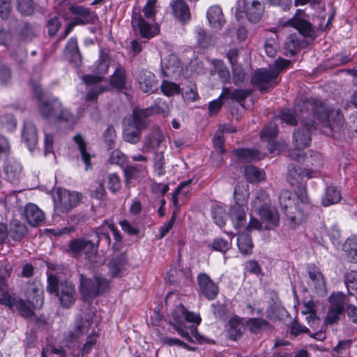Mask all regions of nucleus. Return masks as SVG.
<instances>
[{"label":"nucleus","mask_w":357,"mask_h":357,"mask_svg":"<svg viewBox=\"0 0 357 357\" xmlns=\"http://www.w3.org/2000/svg\"><path fill=\"white\" fill-rule=\"evenodd\" d=\"M309 114L311 117L319 120L323 127L328 128L331 132L338 131L343 126L344 118L339 109H328L325 105L319 100L305 98L301 100L296 111Z\"/></svg>","instance_id":"nucleus-1"},{"label":"nucleus","mask_w":357,"mask_h":357,"mask_svg":"<svg viewBox=\"0 0 357 357\" xmlns=\"http://www.w3.org/2000/svg\"><path fill=\"white\" fill-rule=\"evenodd\" d=\"M33 93L38 100V107L40 115L47 119L59 123H73L74 114L57 98L45 97L40 86L31 83Z\"/></svg>","instance_id":"nucleus-2"},{"label":"nucleus","mask_w":357,"mask_h":357,"mask_svg":"<svg viewBox=\"0 0 357 357\" xmlns=\"http://www.w3.org/2000/svg\"><path fill=\"white\" fill-rule=\"evenodd\" d=\"M26 301L12 297L8 293L0 295V304L5 305L11 310H17L20 316L26 319L36 317L34 310L41 307L44 298L43 290L38 286L31 287L26 291Z\"/></svg>","instance_id":"nucleus-3"},{"label":"nucleus","mask_w":357,"mask_h":357,"mask_svg":"<svg viewBox=\"0 0 357 357\" xmlns=\"http://www.w3.org/2000/svg\"><path fill=\"white\" fill-rule=\"evenodd\" d=\"M151 112V109L148 107H135L131 114L124 119L123 140L131 144H138L141 141L143 131L150 126Z\"/></svg>","instance_id":"nucleus-4"},{"label":"nucleus","mask_w":357,"mask_h":357,"mask_svg":"<svg viewBox=\"0 0 357 357\" xmlns=\"http://www.w3.org/2000/svg\"><path fill=\"white\" fill-rule=\"evenodd\" d=\"M173 322L170 324L176 332L188 342H199L201 335L197 332V325L201 322L199 314L190 312L183 305L176 306L172 312Z\"/></svg>","instance_id":"nucleus-5"},{"label":"nucleus","mask_w":357,"mask_h":357,"mask_svg":"<svg viewBox=\"0 0 357 357\" xmlns=\"http://www.w3.org/2000/svg\"><path fill=\"white\" fill-rule=\"evenodd\" d=\"M46 289L49 294H54L59 298L61 305L64 308L70 307L76 301L75 284L67 280L60 281L54 275H48Z\"/></svg>","instance_id":"nucleus-6"},{"label":"nucleus","mask_w":357,"mask_h":357,"mask_svg":"<svg viewBox=\"0 0 357 357\" xmlns=\"http://www.w3.org/2000/svg\"><path fill=\"white\" fill-rule=\"evenodd\" d=\"M301 102L299 100L294 108L295 114L301 121V128L297 129L293 134V142L298 149H303L310 144L311 142V130L315 128V122L311 116L303 112H301L299 109L296 111L298 105Z\"/></svg>","instance_id":"nucleus-7"},{"label":"nucleus","mask_w":357,"mask_h":357,"mask_svg":"<svg viewBox=\"0 0 357 357\" xmlns=\"http://www.w3.org/2000/svg\"><path fill=\"white\" fill-rule=\"evenodd\" d=\"M110 281L99 275L92 279L79 275V291L83 300L90 301L100 296L109 289Z\"/></svg>","instance_id":"nucleus-8"},{"label":"nucleus","mask_w":357,"mask_h":357,"mask_svg":"<svg viewBox=\"0 0 357 357\" xmlns=\"http://www.w3.org/2000/svg\"><path fill=\"white\" fill-rule=\"evenodd\" d=\"M264 11V1H237L235 14L238 20L245 14L249 22L257 23L261 20Z\"/></svg>","instance_id":"nucleus-9"},{"label":"nucleus","mask_w":357,"mask_h":357,"mask_svg":"<svg viewBox=\"0 0 357 357\" xmlns=\"http://www.w3.org/2000/svg\"><path fill=\"white\" fill-rule=\"evenodd\" d=\"M66 4L68 10L74 15V17L67 25L64 34L60 39L65 38L75 26L93 24L96 19L95 13L86 7L79 5H72L69 3Z\"/></svg>","instance_id":"nucleus-10"},{"label":"nucleus","mask_w":357,"mask_h":357,"mask_svg":"<svg viewBox=\"0 0 357 357\" xmlns=\"http://www.w3.org/2000/svg\"><path fill=\"white\" fill-rule=\"evenodd\" d=\"M308 18L309 16L304 10L298 9L291 18L287 20H280L279 24L283 27L296 29L305 38H312L315 36V30Z\"/></svg>","instance_id":"nucleus-11"},{"label":"nucleus","mask_w":357,"mask_h":357,"mask_svg":"<svg viewBox=\"0 0 357 357\" xmlns=\"http://www.w3.org/2000/svg\"><path fill=\"white\" fill-rule=\"evenodd\" d=\"M312 177L310 172L302 170L297 166H294L289 169L287 180L292 187L296 188V194L304 202L306 197V181L305 178L310 179Z\"/></svg>","instance_id":"nucleus-12"},{"label":"nucleus","mask_w":357,"mask_h":357,"mask_svg":"<svg viewBox=\"0 0 357 357\" xmlns=\"http://www.w3.org/2000/svg\"><path fill=\"white\" fill-rule=\"evenodd\" d=\"M237 188L238 187L236 186L234 191L236 204L230 208L229 217L231 219L234 227L236 229H239L245 227L246 225V213L245 211L246 200L245 198L241 200L238 197Z\"/></svg>","instance_id":"nucleus-13"},{"label":"nucleus","mask_w":357,"mask_h":357,"mask_svg":"<svg viewBox=\"0 0 357 357\" xmlns=\"http://www.w3.org/2000/svg\"><path fill=\"white\" fill-rule=\"evenodd\" d=\"M252 82L257 86L259 91L266 92L269 88L275 86L280 81L278 78V71H272L270 68L255 71Z\"/></svg>","instance_id":"nucleus-14"},{"label":"nucleus","mask_w":357,"mask_h":357,"mask_svg":"<svg viewBox=\"0 0 357 357\" xmlns=\"http://www.w3.org/2000/svg\"><path fill=\"white\" fill-rule=\"evenodd\" d=\"M80 201L78 194L66 190H59L54 197V207L61 213H68Z\"/></svg>","instance_id":"nucleus-15"},{"label":"nucleus","mask_w":357,"mask_h":357,"mask_svg":"<svg viewBox=\"0 0 357 357\" xmlns=\"http://www.w3.org/2000/svg\"><path fill=\"white\" fill-rule=\"evenodd\" d=\"M131 23L133 29L135 31H138L142 38L144 39L149 40L158 33V29L146 22L139 12L132 13Z\"/></svg>","instance_id":"nucleus-16"},{"label":"nucleus","mask_w":357,"mask_h":357,"mask_svg":"<svg viewBox=\"0 0 357 357\" xmlns=\"http://www.w3.org/2000/svg\"><path fill=\"white\" fill-rule=\"evenodd\" d=\"M257 212L261 220L266 223V229H274L279 226L280 215L278 209L275 206L271 204L261 206Z\"/></svg>","instance_id":"nucleus-17"},{"label":"nucleus","mask_w":357,"mask_h":357,"mask_svg":"<svg viewBox=\"0 0 357 357\" xmlns=\"http://www.w3.org/2000/svg\"><path fill=\"white\" fill-rule=\"evenodd\" d=\"M197 282L202 294L208 300L215 299L219 292V288L206 273H200L197 276Z\"/></svg>","instance_id":"nucleus-18"},{"label":"nucleus","mask_w":357,"mask_h":357,"mask_svg":"<svg viewBox=\"0 0 357 357\" xmlns=\"http://www.w3.org/2000/svg\"><path fill=\"white\" fill-rule=\"evenodd\" d=\"M164 140L165 136L162 130L159 127H153L144 137V151L158 149Z\"/></svg>","instance_id":"nucleus-19"},{"label":"nucleus","mask_w":357,"mask_h":357,"mask_svg":"<svg viewBox=\"0 0 357 357\" xmlns=\"http://www.w3.org/2000/svg\"><path fill=\"white\" fill-rule=\"evenodd\" d=\"M307 273L310 279L309 285L314 289L316 293L320 295L325 294L326 284L320 269L314 265H310L307 267Z\"/></svg>","instance_id":"nucleus-20"},{"label":"nucleus","mask_w":357,"mask_h":357,"mask_svg":"<svg viewBox=\"0 0 357 357\" xmlns=\"http://www.w3.org/2000/svg\"><path fill=\"white\" fill-rule=\"evenodd\" d=\"M6 162L4 172L6 178L12 183H18L23 176V168L17 160L14 158H6Z\"/></svg>","instance_id":"nucleus-21"},{"label":"nucleus","mask_w":357,"mask_h":357,"mask_svg":"<svg viewBox=\"0 0 357 357\" xmlns=\"http://www.w3.org/2000/svg\"><path fill=\"white\" fill-rule=\"evenodd\" d=\"M137 82L139 89L144 93H153L156 89L158 82L155 75L144 69L139 71Z\"/></svg>","instance_id":"nucleus-22"},{"label":"nucleus","mask_w":357,"mask_h":357,"mask_svg":"<svg viewBox=\"0 0 357 357\" xmlns=\"http://www.w3.org/2000/svg\"><path fill=\"white\" fill-rule=\"evenodd\" d=\"M24 216L31 227H37L45 220L44 213L34 204H27L24 210Z\"/></svg>","instance_id":"nucleus-23"},{"label":"nucleus","mask_w":357,"mask_h":357,"mask_svg":"<svg viewBox=\"0 0 357 357\" xmlns=\"http://www.w3.org/2000/svg\"><path fill=\"white\" fill-rule=\"evenodd\" d=\"M174 17L182 24H186L190 20V8L184 0H174L170 3Z\"/></svg>","instance_id":"nucleus-24"},{"label":"nucleus","mask_w":357,"mask_h":357,"mask_svg":"<svg viewBox=\"0 0 357 357\" xmlns=\"http://www.w3.org/2000/svg\"><path fill=\"white\" fill-rule=\"evenodd\" d=\"M207 20L212 28L220 30L226 22V20L220 6H211L206 13Z\"/></svg>","instance_id":"nucleus-25"},{"label":"nucleus","mask_w":357,"mask_h":357,"mask_svg":"<svg viewBox=\"0 0 357 357\" xmlns=\"http://www.w3.org/2000/svg\"><path fill=\"white\" fill-rule=\"evenodd\" d=\"M246 326L251 333L258 335L263 332H271L273 326L262 318H250L246 321Z\"/></svg>","instance_id":"nucleus-26"},{"label":"nucleus","mask_w":357,"mask_h":357,"mask_svg":"<svg viewBox=\"0 0 357 357\" xmlns=\"http://www.w3.org/2000/svg\"><path fill=\"white\" fill-rule=\"evenodd\" d=\"M91 326V321L79 317L76 319L75 325L73 331L68 332L67 340L74 342L86 333Z\"/></svg>","instance_id":"nucleus-27"},{"label":"nucleus","mask_w":357,"mask_h":357,"mask_svg":"<svg viewBox=\"0 0 357 357\" xmlns=\"http://www.w3.org/2000/svg\"><path fill=\"white\" fill-rule=\"evenodd\" d=\"M147 172L146 167L143 165H130L123 169L124 181L126 186H128L132 180L141 176H144Z\"/></svg>","instance_id":"nucleus-28"},{"label":"nucleus","mask_w":357,"mask_h":357,"mask_svg":"<svg viewBox=\"0 0 357 357\" xmlns=\"http://www.w3.org/2000/svg\"><path fill=\"white\" fill-rule=\"evenodd\" d=\"M22 139L29 150H33L36 146L38 140V131L33 123L27 122L24 123Z\"/></svg>","instance_id":"nucleus-29"},{"label":"nucleus","mask_w":357,"mask_h":357,"mask_svg":"<svg viewBox=\"0 0 357 357\" xmlns=\"http://www.w3.org/2000/svg\"><path fill=\"white\" fill-rule=\"evenodd\" d=\"M9 236L15 242H20L22 239L27 234L28 229L26 225L20 220H12L9 224Z\"/></svg>","instance_id":"nucleus-30"},{"label":"nucleus","mask_w":357,"mask_h":357,"mask_svg":"<svg viewBox=\"0 0 357 357\" xmlns=\"http://www.w3.org/2000/svg\"><path fill=\"white\" fill-rule=\"evenodd\" d=\"M126 72L123 67L119 66L109 78L110 85L119 91L126 89Z\"/></svg>","instance_id":"nucleus-31"},{"label":"nucleus","mask_w":357,"mask_h":357,"mask_svg":"<svg viewBox=\"0 0 357 357\" xmlns=\"http://www.w3.org/2000/svg\"><path fill=\"white\" fill-rule=\"evenodd\" d=\"M343 251L347 259L351 263H357V236L348 238L343 245Z\"/></svg>","instance_id":"nucleus-32"},{"label":"nucleus","mask_w":357,"mask_h":357,"mask_svg":"<svg viewBox=\"0 0 357 357\" xmlns=\"http://www.w3.org/2000/svg\"><path fill=\"white\" fill-rule=\"evenodd\" d=\"M126 261V257L123 254L112 258L107 265L109 275L112 278L119 276L120 273L124 269Z\"/></svg>","instance_id":"nucleus-33"},{"label":"nucleus","mask_w":357,"mask_h":357,"mask_svg":"<svg viewBox=\"0 0 357 357\" xmlns=\"http://www.w3.org/2000/svg\"><path fill=\"white\" fill-rule=\"evenodd\" d=\"M301 40L295 33L289 35L284 43V54L286 56H294L300 50Z\"/></svg>","instance_id":"nucleus-34"},{"label":"nucleus","mask_w":357,"mask_h":357,"mask_svg":"<svg viewBox=\"0 0 357 357\" xmlns=\"http://www.w3.org/2000/svg\"><path fill=\"white\" fill-rule=\"evenodd\" d=\"M73 140L77 145L78 149L80 152L82 160L85 164V169L88 170L91 168V154L87 151L86 144L83 137L80 134H77L74 136Z\"/></svg>","instance_id":"nucleus-35"},{"label":"nucleus","mask_w":357,"mask_h":357,"mask_svg":"<svg viewBox=\"0 0 357 357\" xmlns=\"http://www.w3.org/2000/svg\"><path fill=\"white\" fill-rule=\"evenodd\" d=\"M342 199L341 193L334 186H328L326 188L322 197L321 204L324 206H328L338 203Z\"/></svg>","instance_id":"nucleus-36"},{"label":"nucleus","mask_w":357,"mask_h":357,"mask_svg":"<svg viewBox=\"0 0 357 357\" xmlns=\"http://www.w3.org/2000/svg\"><path fill=\"white\" fill-rule=\"evenodd\" d=\"M244 174L247 181L252 183H259L265 179V172L254 165H247L244 168Z\"/></svg>","instance_id":"nucleus-37"},{"label":"nucleus","mask_w":357,"mask_h":357,"mask_svg":"<svg viewBox=\"0 0 357 357\" xmlns=\"http://www.w3.org/2000/svg\"><path fill=\"white\" fill-rule=\"evenodd\" d=\"M228 337L231 340H237L243 334V325L239 319L231 318L228 322Z\"/></svg>","instance_id":"nucleus-38"},{"label":"nucleus","mask_w":357,"mask_h":357,"mask_svg":"<svg viewBox=\"0 0 357 357\" xmlns=\"http://www.w3.org/2000/svg\"><path fill=\"white\" fill-rule=\"evenodd\" d=\"M235 154L241 162H250L255 160H259V152L250 149L235 150Z\"/></svg>","instance_id":"nucleus-39"},{"label":"nucleus","mask_w":357,"mask_h":357,"mask_svg":"<svg viewBox=\"0 0 357 357\" xmlns=\"http://www.w3.org/2000/svg\"><path fill=\"white\" fill-rule=\"evenodd\" d=\"M111 59L107 52L102 50L100 51L99 58L96 62L95 71L99 75H105L107 73L110 65Z\"/></svg>","instance_id":"nucleus-40"},{"label":"nucleus","mask_w":357,"mask_h":357,"mask_svg":"<svg viewBox=\"0 0 357 357\" xmlns=\"http://www.w3.org/2000/svg\"><path fill=\"white\" fill-rule=\"evenodd\" d=\"M66 53L70 55V59L75 61L76 64L81 62L82 56L77 46V41L75 38H71L66 45Z\"/></svg>","instance_id":"nucleus-41"},{"label":"nucleus","mask_w":357,"mask_h":357,"mask_svg":"<svg viewBox=\"0 0 357 357\" xmlns=\"http://www.w3.org/2000/svg\"><path fill=\"white\" fill-rule=\"evenodd\" d=\"M288 220H289V224L294 228L299 225L302 224L306 219V214L300 209L289 210L288 211H285L284 214Z\"/></svg>","instance_id":"nucleus-42"},{"label":"nucleus","mask_w":357,"mask_h":357,"mask_svg":"<svg viewBox=\"0 0 357 357\" xmlns=\"http://www.w3.org/2000/svg\"><path fill=\"white\" fill-rule=\"evenodd\" d=\"M153 170L158 176L165 174V160L162 151H155L153 156Z\"/></svg>","instance_id":"nucleus-43"},{"label":"nucleus","mask_w":357,"mask_h":357,"mask_svg":"<svg viewBox=\"0 0 357 357\" xmlns=\"http://www.w3.org/2000/svg\"><path fill=\"white\" fill-rule=\"evenodd\" d=\"M278 200L284 214L285 211L296 209V206L293 205L292 193L290 190H282L279 195Z\"/></svg>","instance_id":"nucleus-44"},{"label":"nucleus","mask_w":357,"mask_h":357,"mask_svg":"<svg viewBox=\"0 0 357 357\" xmlns=\"http://www.w3.org/2000/svg\"><path fill=\"white\" fill-rule=\"evenodd\" d=\"M238 247L240 252L244 255H249L252 252L253 243L251 237L248 234H242L238 237Z\"/></svg>","instance_id":"nucleus-45"},{"label":"nucleus","mask_w":357,"mask_h":357,"mask_svg":"<svg viewBox=\"0 0 357 357\" xmlns=\"http://www.w3.org/2000/svg\"><path fill=\"white\" fill-rule=\"evenodd\" d=\"M13 72L10 67L0 63V88L8 87L12 84Z\"/></svg>","instance_id":"nucleus-46"},{"label":"nucleus","mask_w":357,"mask_h":357,"mask_svg":"<svg viewBox=\"0 0 357 357\" xmlns=\"http://www.w3.org/2000/svg\"><path fill=\"white\" fill-rule=\"evenodd\" d=\"M271 204V199L265 190L260 189L256 192L255 199L252 201L253 208L258 211L261 206H269Z\"/></svg>","instance_id":"nucleus-47"},{"label":"nucleus","mask_w":357,"mask_h":357,"mask_svg":"<svg viewBox=\"0 0 357 357\" xmlns=\"http://www.w3.org/2000/svg\"><path fill=\"white\" fill-rule=\"evenodd\" d=\"M278 125L274 121H271L269 124L261 131V139L263 141L271 143L278 135Z\"/></svg>","instance_id":"nucleus-48"},{"label":"nucleus","mask_w":357,"mask_h":357,"mask_svg":"<svg viewBox=\"0 0 357 357\" xmlns=\"http://www.w3.org/2000/svg\"><path fill=\"white\" fill-rule=\"evenodd\" d=\"M211 215L214 222L220 227L225 225V208L220 205H215L211 208Z\"/></svg>","instance_id":"nucleus-49"},{"label":"nucleus","mask_w":357,"mask_h":357,"mask_svg":"<svg viewBox=\"0 0 357 357\" xmlns=\"http://www.w3.org/2000/svg\"><path fill=\"white\" fill-rule=\"evenodd\" d=\"M20 38L24 41H31L36 37L34 28L28 22H23L19 31Z\"/></svg>","instance_id":"nucleus-50"},{"label":"nucleus","mask_w":357,"mask_h":357,"mask_svg":"<svg viewBox=\"0 0 357 357\" xmlns=\"http://www.w3.org/2000/svg\"><path fill=\"white\" fill-rule=\"evenodd\" d=\"M84 238H75L71 240L68 244V252L73 256H77L84 254Z\"/></svg>","instance_id":"nucleus-51"},{"label":"nucleus","mask_w":357,"mask_h":357,"mask_svg":"<svg viewBox=\"0 0 357 357\" xmlns=\"http://www.w3.org/2000/svg\"><path fill=\"white\" fill-rule=\"evenodd\" d=\"M160 89L167 96H173L181 93V88L178 84L167 80L162 81Z\"/></svg>","instance_id":"nucleus-52"},{"label":"nucleus","mask_w":357,"mask_h":357,"mask_svg":"<svg viewBox=\"0 0 357 357\" xmlns=\"http://www.w3.org/2000/svg\"><path fill=\"white\" fill-rule=\"evenodd\" d=\"M108 87L101 84H96L91 86L86 93L85 100L86 102H96L100 94L104 91H107Z\"/></svg>","instance_id":"nucleus-53"},{"label":"nucleus","mask_w":357,"mask_h":357,"mask_svg":"<svg viewBox=\"0 0 357 357\" xmlns=\"http://www.w3.org/2000/svg\"><path fill=\"white\" fill-rule=\"evenodd\" d=\"M84 254L86 256V257L89 258V261H92V262H96V261H93L91 257L93 256V255H96L97 252H98V245L97 244V242L95 239V238L93 237V239H86V238H84Z\"/></svg>","instance_id":"nucleus-54"},{"label":"nucleus","mask_w":357,"mask_h":357,"mask_svg":"<svg viewBox=\"0 0 357 357\" xmlns=\"http://www.w3.org/2000/svg\"><path fill=\"white\" fill-rule=\"evenodd\" d=\"M11 153L10 139L6 136L0 134V160L8 158Z\"/></svg>","instance_id":"nucleus-55"},{"label":"nucleus","mask_w":357,"mask_h":357,"mask_svg":"<svg viewBox=\"0 0 357 357\" xmlns=\"http://www.w3.org/2000/svg\"><path fill=\"white\" fill-rule=\"evenodd\" d=\"M231 243L228 241L218 237L215 238L213 242L208 245V247L211 248L213 250L220 252L222 253H226L231 248Z\"/></svg>","instance_id":"nucleus-56"},{"label":"nucleus","mask_w":357,"mask_h":357,"mask_svg":"<svg viewBox=\"0 0 357 357\" xmlns=\"http://www.w3.org/2000/svg\"><path fill=\"white\" fill-rule=\"evenodd\" d=\"M17 8L22 15L25 16L33 15L35 10L32 0H17Z\"/></svg>","instance_id":"nucleus-57"},{"label":"nucleus","mask_w":357,"mask_h":357,"mask_svg":"<svg viewBox=\"0 0 357 357\" xmlns=\"http://www.w3.org/2000/svg\"><path fill=\"white\" fill-rule=\"evenodd\" d=\"M347 296L342 292L333 293L329 297V301L331 307L344 310V305L347 301Z\"/></svg>","instance_id":"nucleus-58"},{"label":"nucleus","mask_w":357,"mask_h":357,"mask_svg":"<svg viewBox=\"0 0 357 357\" xmlns=\"http://www.w3.org/2000/svg\"><path fill=\"white\" fill-rule=\"evenodd\" d=\"M103 139L107 144L108 149H112L115 146V141L116 139V133L113 126L110 125L107 127L103 133Z\"/></svg>","instance_id":"nucleus-59"},{"label":"nucleus","mask_w":357,"mask_h":357,"mask_svg":"<svg viewBox=\"0 0 357 357\" xmlns=\"http://www.w3.org/2000/svg\"><path fill=\"white\" fill-rule=\"evenodd\" d=\"M344 278L348 291H354L357 294V271H351L346 273Z\"/></svg>","instance_id":"nucleus-60"},{"label":"nucleus","mask_w":357,"mask_h":357,"mask_svg":"<svg viewBox=\"0 0 357 357\" xmlns=\"http://www.w3.org/2000/svg\"><path fill=\"white\" fill-rule=\"evenodd\" d=\"M128 160V157L126 154L121 152L119 149L114 150L109 157V161L111 164L116 165L123 167Z\"/></svg>","instance_id":"nucleus-61"},{"label":"nucleus","mask_w":357,"mask_h":357,"mask_svg":"<svg viewBox=\"0 0 357 357\" xmlns=\"http://www.w3.org/2000/svg\"><path fill=\"white\" fill-rule=\"evenodd\" d=\"M107 188L112 192H117L121 188V181L117 174H110L107 176Z\"/></svg>","instance_id":"nucleus-62"},{"label":"nucleus","mask_w":357,"mask_h":357,"mask_svg":"<svg viewBox=\"0 0 357 357\" xmlns=\"http://www.w3.org/2000/svg\"><path fill=\"white\" fill-rule=\"evenodd\" d=\"M161 342L164 344H167L168 346H176L180 347H183L189 351H195L196 348L192 347L185 343L184 342L173 337H163L161 339Z\"/></svg>","instance_id":"nucleus-63"},{"label":"nucleus","mask_w":357,"mask_h":357,"mask_svg":"<svg viewBox=\"0 0 357 357\" xmlns=\"http://www.w3.org/2000/svg\"><path fill=\"white\" fill-rule=\"evenodd\" d=\"M233 82L235 85H240L245 78V74L241 66L234 65L232 66Z\"/></svg>","instance_id":"nucleus-64"}]
</instances>
